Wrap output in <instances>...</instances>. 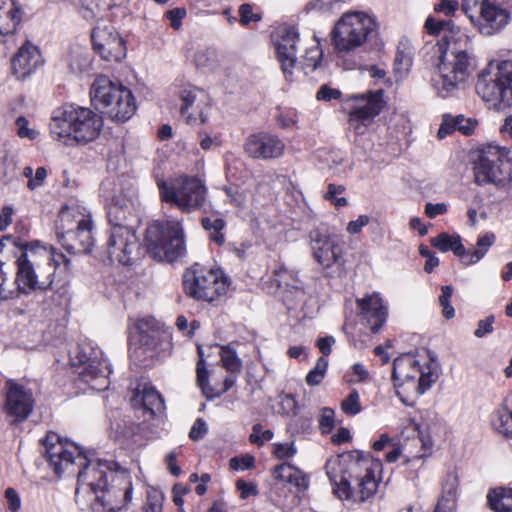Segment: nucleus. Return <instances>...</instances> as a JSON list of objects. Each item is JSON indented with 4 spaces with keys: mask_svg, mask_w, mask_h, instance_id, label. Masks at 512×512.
Instances as JSON below:
<instances>
[{
    "mask_svg": "<svg viewBox=\"0 0 512 512\" xmlns=\"http://www.w3.org/2000/svg\"><path fill=\"white\" fill-rule=\"evenodd\" d=\"M377 24L369 15L348 12L335 23L331 32L332 43L338 52H349L364 44L375 32Z\"/></svg>",
    "mask_w": 512,
    "mask_h": 512,
    "instance_id": "obj_10",
    "label": "nucleus"
},
{
    "mask_svg": "<svg viewBox=\"0 0 512 512\" xmlns=\"http://www.w3.org/2000/svg\"><path fill=\"white\" fill-rule=\"evenodd\" d=\"M297 453L293 443H277L274 445V455L278 459L291 458Z\"/></svg>",
    "mask_w": 512,
    "mask_h": 512,
    "instance_id": "obj_57",
    "label": "nucleus"
},
{
    "mask_svg": "<svg viewBox=\"0 0 512 512\" xmlns=\"http://www.w3.org/2000/svg\"><path fill=\"white\" fill-rule=\"evenodd\" d=\"M206 433H207V425L204 420L199 418L194 422V424L189 432V437L192 440L196 441V440L203 438Z\"/></svg>",
    "mask_w": 512,
    "mask_h": 512,
    "instance_id": "obj_63",
    "label": "nucleus"
},
{
    "mask_svg": "<svg viewBox=\"0 0 512 512\" xmlns=\"http://www.w3.org/2000/svg\"><path fill=\"white\" fill-rule=\"evenodd\" d=\"M240 22L242 25H248L250 22H258L261 16L258 13H253L250 4H242L239 7Z\"/></svg>",
    "mask_w": 512,
    "mask_h": 512,
    "instance_id": "obj_56",
    "label": "nucleus"
},
{
    "mask_svg": "<svg viewBox=\"0 0 512 512\" xmlns=\"http://www.w3.org/2000/svg\"><path fill=\"white\" fill-rule=\"evenodd\" d=\"M431 244L441 252L453 251L464 264L465 247L462 245L461 237L459 235L441 233L437 237L431 239Z\"/></svg>",
    "mask_w": 512,
    "mask_h": 512,
    "instance_id": "obj_34",
    "label": "nucleus"
},
{
    "mask_svg": "<svg viewBox=\"0 0 512 512\" xmlns=\"http://www.w3.org/2000/svg\"><path fill=\"white\" fill-rule=\"evenodd\" d=\"M370 222V217L367 215H360L356 220H352L347 225V232L349 234H358L362 228Z\"/></svg>",
    "mask_w": 512,
    "mask_h": 512,
    "instance_id": "obj_62",
    "label": "nucleus"
},
{
    "mask_svg": "<svg viewBox=\"0 0 512 512\" xmlns=\"http://www.w3.org/2000/svg\"><path fill=\"white\" fill-rule=\"evenodd\" d=\"M90 95L95 107L112 120L124 122L130 119L136 111L132 92L118 81H112L105 75H99L94 80Z\"/></svg>",
    "mask_w": 512,
    "mask_h": 512,
    "instance_id": "obj_7",
    "label": "nucleus"
},
{
    "mask_svg": "<svg viewBox=\"0 0 512 512\" xmlns=\"http://www.w3.org/2000/svg\"><path fill=\"white\" fill-rule=\"evenodd\" d=\"M442 294L439 297V303L442 306V313L446 319H452L455 316V310L450 304V298L453 294V288L449 285L442 286Z\"/></svg>",
    "mask_w": 512,
    "mask_h": 512,
    "instance_id": "obj_49",
    "label": "nucleus"
},
{
    "mask_svg": "<svg viewBox=\"0 0 512 512\" xmlns=\"http://www.w3.org/2000/svg\"><path fill=\"white\" fill-rule=\"evenodd\" d=\"M413 62V51L407 43H400L397 47L394 69L396 73L403 74L409 71Z\"/></svg>",
    "mask_w": 512,
    "mask_h": 512,
    "instance_id": "obj_39",
    "label": "nucleus"
},
{
    "mask_svg": "<svg viewBox=\"0 0 512 512\" xmlns=\"http://www.w3.org/2000/svg\"><path fill=\"white\" fill-rule=\"evenodd\" d=\"M162 201L178 207L183 212H191L202 206L205 201L206 188L195 177L179 178L172 183H159Z\"/></svg>",
    "mask_w": 512,
    "mask_h": 512,
    "instance_id": "obj_14",
    "label": "nucleus"
},
{
    "mask_svg": "<svg viewBox=\"0 0 512 512\" xmlns=\"http://www.w3.org/2000/svg\"><path fill=\"white\" fill-rule=\"evenodd\" d=\"M254 465V457L246 455L242 458L234 457L230 460V466L233 469L246 470L250 469Z\"/></svg>",
    "mask_w": 512,
    "mask_h": 512,
    "instance_id": "obj_64",
    "label": "nucleus"
},
{
    "mask_svg": "<svg viewBox=\"0 0 512 512\" xmlns=\"http://www.w3.org/2000/svg\"><path fill=\"white\" fill-rule=\"evenodd\" d=\"M163 509V495L156 490L148 492L146 504L143 507V512H162Z\"/></svg>",
    "mask_w": 512,
    "mask_h": 512,
    "instance_id": "obj_50",
    "label": "nucleus"
},
{
    "mask_svg": "<svg viewBox=\"0 0 512 512\" xmlns=\"http://www.w3.org/2000/svg\"><path fill=\"white\" fill-rule=\"evenodd\" d=\"M323 432H328L334 425V411L330 408H323L319 420Z\"/></svg>",
    "mask_w": 512,
    "mask_h": 512,
    "instance_id": "obj_61",
    "label": "nucleus"
},
{
    "mask_svg": "<svg viewBox=\"0 0 512 512\" xmlns=\"http://www.w3.org/2000/svg\"><path fill=\"white\" fill-rule=\"evenodd\" d=\"M220 349L222 366L232 374L239 373L242 369V361L236 351L230 345L221 346Z\"/></svg>",
    "mask_w": 512,
    "mask_h": 512,
    "instance_id": "obj_42",
    "label": "nucleus"
},
{
    "mask_svg": "<svg viewBox=\"0 0 512 512\" xmlns=\"http://www.w3.org/2000/svg\"><path fill=\"white\" fill-rule=\"evenodd\" d=\"M462 10L485 36L501 32L510 22V13L490 0H462Z\"/></svg>",
    "mask_w": 512,
    "mask_h": 512,
    "instance_id": "obj_15",
    "label": "nucleus"
},
{
    "mask_svg": "<svg viewBox=\"0 0 512 512\" xmlns=\"http://www.w3.org/2000/svg\"><path fill=\"white\" fill-rule=\"evenodd\" d=\"M49 127L52 137L61 143L85 145L99 136L103 120L90 108L67 106L54 111Z\"/></svg>",
    "mask_w": 512,
    "mask_h": 512,
    "instance_id": "obj_5",
    "label": "nucleus"
},
{
    "mask_svg": "<svg viewBox=\"0 0 512 512\" xmlns=\"http://www.w3.org/2000/svg\"><path fill=\"white\" fill-rule=\"evenodd\" d=\"M194 62L198 68H213L217 63L215 51L201 49L195 53Z\"/></svg>",
    "mask_w": 512,
    "mask_h": 512,
    "instance_id": "obj_48",
    "label": "nucleus"
},
{
    "mask_svg": "<svg viewBox=\"0 0 512 512\" xmlns=\"http://www.w3.org/2000/svg\"><path fill=\"white\" fill-rule=\"evenodd\" d=\"M495 322V317L490 315L485 319H481L478 321L477 328L474 331V336L477 338H483L487 334L493 332V324Z\"/></svg>",
    "mask_w": 512,
    "mask_h": 512,
    "instance_id": "obj_55",
    "label": "nucleus"
},
{
    "mask_svg": "<svg viewBox=\"0 0 512 512\" xmlns=\"http://www.w3.org/2000/svg\"><path fill=\"white\" fill-rule=\"evenodd\" d=\"M149 320H141L138 323L140 329L139 342L147 350H156L162 339V334L154 327L149 328Z\"/></svg>",
    "mask_w": 512,
    "mask_h": 512,
    "instance_id": "obj_37",
    "label": "nucleus"
},
{
    "mask_svg": "<svg viewBox=\"0 0 512 512\" xmlns=\"http://www.w3.org/2000/svg\"><path fill=\"white\" fill-rule=\"evenodd\" d=\"M181 102L180 113L189 125L196 124L199 120L204 124L208 121L209 97L207 93L193 85L186 86L178 92Z\"/></svg>",
    "mask_w": 512,
    "mask_h": 512,
    "instance_id": "obj_20",
    "label": "nucleus"
},
{
    "mask_svg": "<svg viewBox=\"0 0 512 512\" xmlns=\"http://www.w3.org/2000/svg\"><path fill=\"white\" fill-rule=\"evenodd\" d=\"M76 495L91 492L96 495L92 509L97 512H117L132 500V484L126 470L107 460H89L77 468Z\"/></svg>",
    "mask_w": 512,
    "mask_h": 512,
    "instance_id": "obj_1",
    "label": "nucleus"
},
{
    "mask_svg": "<svg viewBox=\"0 0 512 512\" xmlns=\"http://www.w3.org/2000/svg\"><path fill=\"white\" fill-rule=\"evenodd\" d=\"M454 124L456 125L458 131L465 135H469L474 131L477 122L470 118L466 119L463 116H457L454 118Z\"/></svg>",
    "mask_w": 512,
    "mask_h": 512,
    "instance_id": "obj_58",
    "label": "nucleus"
},
{
    "mask_svg": "<svg viewBox=\"0 0 512 512\" xmlns=\"http://www.w3.org/2000/svg\"><path fill=\"white\" fill-rule=\"evenodd\" d=\"M149 251L154 257L169 262L185 253L184 232L178 220L155 221L146 229Z\"/></svg>",
    "mask_w": 512,
    "mask_h": 512,
    "instance_id": "obj_9",
    "label": "nucleus"
},
{
    "mask_svg": "<svg viewBox=\"0 0 512 512\" xmlns=\"http://www.w3.org/2000/svg\"><path fill=\"white\" fill-rule=\"evenodd\" d=\"M457 487H458V475L455 472H449L442 484V491L445 493L456 494L457 495Z\"/></svg>",
    "mask_w": 512,
    "mask_h": 512,
    "instance_id": "obj_60",
    "label": "nucleus"
},
{
    "mask_svg": "<svg viewBox=\"0 0 512 512\" xmlns=\"http://www.w3.org/2000/svg\"><path fill=\"white\" fill-rule=\"evenodd\" d=\"M166 18L170 21L173 29L178 30L181 27V20L186 15V10L183 8H174L166 12Z\"/></svg>",
    "mask_w": 512,
    "mask_h": 512,
    "instance_id": "obj_59",
    "label": "nucleus"
},
{
    "mask_svg": "<svg viewBox=\"0 0 512 512\" xmlns=\"http://www.w3.org/2000/svg\"><path fill=\"white\" fill-rule=\"evenodd\" d=\"M488 504L494 512H512V488H497L489 492Z\"/></svg>",
    "mask_w": 512,
    "mask_h": 512,
    "instance_id": "obj_35",
    "label": "nucleus"
},
{
    "mask_svg": "<svg viewBox=\"0 0 512 512\" xmlns=\"http://www.w3.org/2000/svg\"><path fill=\"white\" fill-rule=\"evenodd\" d=\"M16 126H17V134L21 138H27V139L33 140L38 135V132L36 130L28 127V120L23 116H20L17 118Z\"/></svg>",
    "mask_w": 512,
    "mask_h": 512,
    "instance_id": "obj_53",
    "label": "nucleus"
},
{
    "mask_svg": "<svg viewBox=\"0 0 512 512\" xmlns=\"http://www.w3.org/2000/svg\"><path fill=\"white\" fill-rule=\"evenodd\" d=\"M42 444L43 455L58 476L63 473L74 474L78 467L86 463V454L83 450L76 443L61 438L55 432H48Z\"/></svg>",
    "mask_w": 512,
    "mask_h": 512,
    "instance_id": "obj_13",
    "label": "nucleus"
},
{
    "mask_svg": "<svg viewBox=\"0 0 512 512\" xmlns=\"http://www.w3.org/2000/svg\"><path fill=\"white\" fill-rule=\"evenodd\" d=\"M91 67V58L88 52L77 49L69 56V68L74 74L87 72Z\"/></svg>",
    "mask_w": 512,
    "mask_h": 512,
    "instance_id": "obj_41",
    "label": "nucleus"
},
{
    "mask_svg": "<svg viewBox=\"0 0 512 512\" xmlns=\"http://www.w3.org/2000/svg\"><path fill=\"white\" fill-rule=\"evenodd\" d=\"M342 411L350 416L361 412L360 396L357 390H352L349 395L341 402Z\"/></svg>",
    "mask_w": 512,
    "mask_h": 512,
    "instance_id": "obj_46",
    "label": "nucleus"
},
{
    "mask_svg": "<svg viewBox=\"0 0 512 512\" xmlns=\"http://www.w3.org/2000/svg\"><path fill=\"white\" fill-rule=\"evenodd\" d=\"M274 476L277 479L294 485L300 490H305L309 486V478L299 468L290 463H282L274 468Z\"/></svg>",
    "mask_w": 512,
    "mask_h": 512,
    "instance_id": "obj_32",
    "label": "nucleus"
},
{
    "mask_svg": "<svg viewBox=\"0 0 512 512\" xmlns=\"http://www.w3.org/2000/svg\"><path fill=\"white\" fill-rule=\"evenodd\" d=\"M228 280L219 268H207L195 264L183 275L185 293L196 300L211 302L224 294Z\"/></svg>",
    "mask_w": 512,
    "mask_h": 512,
    "instance_id": "obj_12",
    "label": "nucleus"
},
{
    "mask_svg": "<svg viewBox=\"0 0 512 512\" xmlns=\"http://www.w3.org/2000/svg\"><path fill=\"white\" fill-rule=\"evenodd\" d=\"M93 48L106 61H121L126 56L123 38L110 24L98 23L92 31Z\"/></svg>",
    "mask_w": 512,
    "mask_h": 512,
    "instance_id": "obj_19",
    "label": "nucleus"
},
{
    "mask_svg": "<svg viewBox=\"0 0 512 512\" xmlns=\"http://www.w3.org/2000/svg\"><path fill=\"white\" fill-rule=\"evenodd\" d=\"M359 316L372 332H378L387 319V307L378 294L367 295L356 300Z\"/></svg>",
    "mask_w": 512,
    "mask_h": 512,
    "instance_id": "obj_25",
    "label": "nucleus"
},
{
    "mask_svg": "<svg viewBox=\"0 0 512 512\" xmlns=\"http://www.w3.org/2000/svg\"><path fill=\"white\" fill-rule=\"evenodd\" d=\"M112 0H81L82 16L91 20L110 9Z\"/></svg>",
    "mask_w": 512,
    "mask_h": 512,
    "instance_id": "obj_40",
    "label": "nucleus"
},
{
    "mask_svg": "<svg viewBox=\"0 0 512 512\" xmlns=\"http://www.w3.org/2000/svg\"><path fill=\"white\" fill-rule=\"evenodd\" d=\"M225 221L221 218L204 217L202 219V226L205 230L209 231L210 239L218 245H222L225 241L222 230L225 227Z\"/></svg>",
    "mask_w": 512,
    "mask_h": 512,
    "instance_id": "obj_43",
    "label": "nucleus"
},
{
    "mask_svg": "<svg viewBox=\"0 0 512 512\" xmlns=\"http://www.w3.org/2000/svg\"><path fill=\"white\" fill-rule=\"evenodd\" d=\"M476 92L489 108L501 111L512 105V60L490 62L478 75Z\"/></svg>",
    "mask_w": 512,
    "mask_h": 512,
    "instance_id": "obj_8",
    "label": "nucleus"
},
{
    "mask_svg": "<svg viewBox=\"0 0 512 512\" xmlns=\"http://www.w3.org/2000/svg\"><path fill=\"white\" fill-rule=\"evenodd\" d=\"M62 246L71 254H87L94 245L93 221L86 208L79 205L63 207L55 223Z\"/></svg>",
    "mask_w": 512,
    "mask_h": 512,
    "instance_id": "obj_6",
    "label": "nucleus"
},
{
    "mask_svg": "<svg viewBox=\"0 0 512 512\" xmlns=\"http://www.w3.org/2000/svg\"><path fill=\"white\" fill-rule=\"evenodd\" d=\"M309 246L313 259L321 266L325 274L332 277V267H343V249L327 231L316 228L309 233Z\"/></svg>",
    "mask_w": 512,
    "mask_h": 512,
    "instance_id": "obj_18",
    "label": "nucleus"
},
{
    "mask_svg": "<svg viewBox=\"0 0 512 512\" xmlns=\"http://www.w3.org/2000/svg\"><path fill=\"white\" fill-rule=\"evenodd\" d=\"M495 241L493 233H486L478 238L476 248L473 251L465 249L464 264L472 265L478 262L487 253L488 249Z\"/></svg>",
    "mask_w": 512,
    "mask_h": 512,
    "instance_id": "obj_38",
    "label": "nucleus"
},
{
    "mask_svg": "<svg viewBox=\"0 0 512 512\" xmlns=\"http://www.w3.org/2000/svg\"><path fill=\"white\" fill-rule=\"evenodd\" d=\"M328 367V361L324 357H320L314 368L307 374L306 383L309 386H316L320 384L325 376Z\"/></svg>",
    "mask_w": 512,
    "mask_h": 512,
    "instance_id": "obj_45",
    "label": "nucleus"
},
{
    "mask_svg": "<svg viewBox=\"0 0 512 512\" xmlns=\"http://www.w3.org/2000/svg\"><path fill=\"white\" fill-rule=\"evenodd\" d=\"M446 48L438 43L437 75L433 86L438 95L446 98L461 89L474 68L473 46L469 35L461 29H451L445 36Z\"/></svg>",
    "mask_w": 512,
    "mask_h": 512,
    "instance_id": "obj_3",
    "label": "nucleus"
},
{
    "mask_svg": "<svg viewBox=\"0 0 512 512\" xmlns=\"http://www.w3.org/2000/svg\"><path fill=\"white\" fill-rule=\"evenodd\" d=\"M439 365L431 360L426 370H422L418 361L410 355H402L393 362L392 379L395 385H402L405 381L413 380L418 376L417 392L424 394L438 379Z\"/></svg>",
    "mask_w": 512,
    "mask_h": 512,
    "instance_id": "obj_17",
    "label": "nucleus"
},
{
    "mask_svg": "<svg viewBox=\"0 0 512 512\" xmlns=\"http://www.w3.org/2000/svg\"><path fill=\"white\" fill-rule=\"evenodd\" d=\"M457 495L445 493L442 491L441 497L436 506V512H452L456 507Z\"/></svg>",
    "mask_w": 512,
    "mask_h": 512,
    "instance_id": "obj_51",
    "label": "nucleus"
},
{
    "mask_svg": "<svg viewBox=\"0 0 512 512\" xmlns=\"http://www.w3.org/2000/svg\"><path fill=\"white\" fill-rule=\"evenodd\" d=\"M425 29L431 35H438L441 32H444L443 40L445 41V36L450 32L451 29H460L459 27H455L451 21L445 20H436L433 17H428L424 24Z\"/></svg>",
    "mask_w": 512,
    "mask_h": 512,
    "instance_id": "obj_44",
    "label": "nucleus"
},
{
    "mask_svg": "<svg viewBox=\"0 0 512 512\" xmlns=\"http://www.w3.org/2000/svg\"><path fill=\"white\" fill-rule=\"evenodd\" d=\"M384 91H367L351 96L352 107L348 114L349 128L358 136L366 134L374 119L386 105Z\"/></svg>",
    "mask_w": 512,
    "mask_h": 512,
    "instance_id": "obj_16",
    "label": "nucleus"
},
{
    "mask_svg": "<svg viewBox=\"0 0 512 512\" xmlns=\"http://www.w3.org/2000/svg\"><path fill=\"white\" fill-rule=\"evenodd\" d=\"M111 373L108 364L102 361H90L79 373L83 382L97 391L105 390L109 385V374Z\"/></svg>",
    "mask_w": 512,
    "mask_h": 512,
    "instance_id": "obj_28",
    "label": "nucleus"
},
{
    "mask_svg": "<svg viewBox=\"0 0 512 512\" xmlns=\"http://www.w3.org/2000/svg\"><path fill=\"white\" fill-rule=\"evenodd\" d=\"M277 285L287 291H295L297 294H303L302 281L298 278V273L287 267H280L276 272Z\"/></svg>",
    "mask_w": 512,
    "mask_h": 512,
    "instance_id": "obj_36",
    "label": "nucleus"
},
{
    "mask_svg": "<svg viewBox=\"0 0 512 512\" xmlns=\"http://www.w3.org/2000/svg\"><path fill=\"white\" fill-rule=\"evenodd\" d=\"M137 248V237L129 226H115L111 228L107 241V253L112 262L128 265Z\"/></svg>",
    "mask_w": 512,
    "mask_h": 512,
    "instance_id": "obj_21",
    "label": "nucleus"
},
{
    "mask_svg": "<svg viewBox=\"0 0 512 512\" xmlns=\"http://www.w3.org/2000/svg\"><path fill=\"white\" fill-rule=\"evenodd\" d=\"M6 402L4 410L9 416L15 418V422L26 420L34 408L32 391L13 380L5 383Z\"/></svg>",
    "mask_w": 512,
    "mask_h": 512,
    "instance_id": "obj_23",
    "label": "nucleus"
},
{
    "mask_svg": "<svg viewBox=\"0 0 512 512\" xmlns=\"http://www.w3.org/2000/svg\"><path fill=\"white\" fill-rule=\"evenodd\" d=\"M14 243L21 249L16 260V283L24 294L52 289L56 270L70 269V259L52 247H36L19 241Z\"/></svg>",
    "mask_w": 512,
    "mask_h": 512,
    "instance_id": "obj_4",
    "label": "nucleus"
},
{
    "mask_svg": "<svg viewBox=\"0 0 512 512\" xmlns=\"http://www.w3.org/2000/svg\"><path fill=\"white\" fill-rule=\"evenodd\" d=\"M21 18L22 11L16 0H0V37L12 35Z\"/></svg>",
    "mask_w": 512,
    "mask_h": 512,
    "instance_id": "obj_29",
    "label": "nucleus"
},
{
    "mask_svg": "<svg viewBox=\"0 0 512 512\" xmlns=\"http://www.w3.org/2000/svg\"><path fill=\"white\" fill-rule=\"evenodd\" d=\"M198 354H199V361L197 363L196 373H197V383L201 387L203 395L208 398L212 399L214 397L220 396L222 393L227 392L230 388H232L235 384V377L229 376L226 377L224 380V388L222 392L214 393L213 388L209 385L208 378L209 373L206 369L205 362L203 359V351L201 346H198Z\"/></svg>",
    "mask_w": 512,
    "mask_h": 512,
    "instance_id": "obj_30",
    "label": "nucleus"
},
{
    "mask_svg": "<svg viewBox=\"0 0 512 512\" xmlns=\"http://www.w3.org/2000/svg\"><path fill=\"white\" fill-rule=\"evenodd\" d=\"M42 64L40 51L31 42L26 41L11 59L12 74L19 80L31 75Z\"/></svg>",
    "mask_w": 512,
    "mask_h": 512,
    "instance_id": "obj_26",
    "label": "nucleus"
},
{
    "mask_svg": "<svg viewBox=\"0 0 512 512\" xmlns=\"http://www.w3.org/2000/svg\"><path fill=\"white\" fill-rule=\"evenodd\" d=\"M473 170L475 182L479 185L505 187L512 180V162L507 151L498 145L489 144L483 148Z\"/></svg>",
    "mask_w": 512,
    "mask_h": 512,
    "instance_id": "obj_11",
    "label": "nucleus"
},
{
    "mask_svg": "<svg viewBox=\"0 0 512 512\" xmlns=\"http://www.w3.org/2000/svg\"><path fill=\"white\" fill-rule=\"evenodd\" d=\"M274 41L284 76L288 81H293L299 34L293 26H282L277 30Z\"/></svg>",
    "mask_w": 512,
    "mask_h": 512,
    "instance_id": "obj_22",
    "label": "nucleus"
},
{
    "mask_svg": "<svg viewBox=\"0 0 512 512\" xmlns=\"http://www.w3.org/2000/svg\"><path fill=\"white\" fill-rule=\"evenodd\" d=\"M381 468L380 460L360 451L331 457L325 464L334 492L354 502H364L376 493Z\"/></svg>",
    "mask_w": 512,
    "mask_h": 512,
    "instance_id": "obj_2",
    "label": "nucleus"
},
{
    "mask_svg": "<svg viewBox=\"0 0 512 512\" xmlns=\"http://www.w3.org/2000/svg\"><path fill=\"white\" fill-rule=\"evenodd\" d=\"M491 424L498 433L512 437V396L506 398L492 415Z\"/></svg>",
    "mask_w": 512,
    "mask_h": 512,
    "instance_id": "obj_33",
    "label": "nucleus"
},
{
    "mask_svg": "<svg viewBox=\"0 0 512 512\" xmlns=\"http://www.w3.org/2000/svg\"><path fill=\"white\" fill-rule=\"evenodd\" d=\"M459 9V3L456 0H439L434 6L436 12L442 13L447 17H451Z\"/></svg>",
    "mask_w": 512,
    "mask_h": 512,
    "instance_id": "obj_54",
    "label": "nucleus"
},
{
    "mask_svg": "<svg viewBox=\"0 0 512 512\" xmlns=\"http://www.w3.org/2000/svg\"><path fill=\"white\" fill-rule=\"evenodd\" d=\"M244 150L248 156L254 159H275L283 155L285 144L275 135L258 133L247 138Z\"/></svg>",
    "mask_w": 512,
    "mask_h": 512,
    "instance_id": "obj_24",
    "label": "nucleus"
},
{
    "mask_svg": "<svg viewBox=\"0 0 512 512\" xmlns=\"http://www.w3.org/2000/svg\"><path fill=\"white\" fill-rule=\"evenodd\" d=\"M133 201L130 197L119 192L108 199L107 217L112 225L128 226L126 222L132 216Z\"/></svg>",
    "mask_w": 512,
    "mask_h": 512,
    "instance_id": "obj_27",
    "label": "nucleus"
},
{
    "mask_svg": "<svg viewBox=\"0 0 512 512\" xmlns=\"http://www.w3.org/2000/svg\"><path fill=\"white\" fill-rule=\"evenodd\" d=\"M345 191L342 185L329 184L324 194V199L330 201L336 208L344 207L348 204L345 197H339Z\"/></svg>",
    "mask_w": 512,
    "mask_h": 512,
    "instance_id": "obj_47",
    "label": "nucleus"
},
{
    "mask_svg": "<svg viewBox=\"0 0 512 512\" xmlns=\"http://www.w3.org/2000/svg\"><path fill=\"white\" fill-rule=\"evenodd\" d=\"M134 399L142 402L143 408L155 415L164 410V400L158 391L150 384H139Z\"/></svg>",
    "mask_w": 512,
    "mask_h": 512,
    "instance_id": "obj_31",
    "label": "nucleus"
},
{
    "mask_svg": "<svg viewBox=\"0 0 512 512\" xmlns=\"http://www.w3.org/2000/svg\"><path fill=\"white\" fill-rule=\"evenodd\" d=\"M321 56H322V52L318 48H316V47L309 48L306 51V55L304 57V62H303L304 68L314 71L320 63Z\"/></svg>",
    "mask_w": 512,
    "mask_h": 512,
    "instance_id": "obj_52",
    "label": "nucleus"
}]
</instances>
